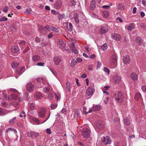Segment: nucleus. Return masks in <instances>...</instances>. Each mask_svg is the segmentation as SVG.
<instances>
[{"mask_svg": "<svg viewBox=\"0 0 146 146\" xmlns=\"http://www.w3.org/2000/svg\"><path fill=\"white\" fill-rule=\"evenodd\" d=\"M93 64H90L89 65L88 69L89 70L92 71L93 70Z\"/></svg>", "mask_w": 146, "mask_h": 146, "instance_id": "864d4df0", "label": "nucleus"}, {"mask_svg": "<svg viewBox=\"0 0 146 146\" xmlns=\"http://www.w3.org/2000/svg\"><path fill=\"white\" fill-rule=\"evenodd\" d=\"M136 40L137 43H138L139 44H140L142 42V40L140 37H137Z\"/></svg>", "mask_w": 146, "mask_h": 146, "instance_id": "79ce46f5", "label": "nucleus"}, {"mask_svg": "<svg viewBox=\"0 0 146 146\" xmlns=\"http://www.w3.org/2000/svg\"><path fill=\"white\" fill-rule=\"evenodd\" d=\"M109 14V11L107 10L104 11L102 12V15L105 18H107L108 17Z\"/></svg>", "mask_w": 146, "mask_h": 146, "instance_id": "b1692460", "label": "nucleus"}, {"mask_svg": "<svg viewBox=\"0 0 146 146\" xmlns=\"http://www.w3.org/2000/svg\"><path fill=\"white\" fill-rule=\"evenodd\" d=\"M124 5L123 3H120L118 6V8L120 10H122L124 9Z\"/></svg>", "mask_w": 146, "mask_h": 146, "instance_id": "ea45409f", "label": "nucleus"}, {"mask_svg": "<svg viewBox=\"0 0 146 146\" xmlns=\"http://www.w3.org/2000/svg\"><path fill=\"white\" fill-rule=\"evenodd\" d=\"M6 131L7 133L10 132L11 131H13L15 134L17 133V131L15 129L11 128L7 129Z\"/></svg>", "mask_w": 146, "mask_h": 146, "instance_id": "cd10ccee", "label": "nucleus"}, {"mask_svg": "<svg viewBox=\"0 0 146 146\" xmlns=\"http://www.w3.org/2000/svg\"><path fill=\"white\" fill-rule=\"evenodd\" d=\"M46 110L44 109H41L40 110L38 113V116L40 117L43 118L45 115Z\"/></svg>", "mask_w": 146, "mask_h": 146, "instance_id": "9d476101", "label": "nucleus"}, {"mask_svg": "<svg viewBox=\"0 0 146 146\" xmlns=\"http://www.w3.org/2000/svg\"><path fill=\"white\" fill-rule=\"evenodd\" d=\"M70 48L72 52L74 54H77L78 53V51L75 48L74 43H71L70 45Z\"/></svg>", "mask_w": 146, "mask_h": 146, "instance_id": "2eb2a0df", "label": "nucleus"}, {"mask_svg": "<svg viewBox=\"0 0 146 146\" xmlns=\"http://www.w3.org/2000/svg\"><path fill=\"white\" fill-rule=\"evenodd\" d=\"M46 132L48 134H50L51 133V131L49 128H47L46 129Z\"/></svg>", "mask_w": 146, "mask_h": 146, "instance_id": "69168bd1", "label": "nucleus"}, {"mask_svg": "<svg viewBox=\"0 0 146 146\" xmlns=\"http://www.w3.org/2000/svg\"><path fill=\"white\" fill-rule=\"evenodd\" d=\"M26 88L27 90L31 92L34 89V86L31 83H29L27 84Z\"/></svg>", "mask_w": 146, "mask_h": 146, "instance_id": "9b49d317", "label": "nucleus"}, {"mask_svg": "<svg viewBox=\"0 0 146 146\" xmlns=\"http://www.w3.org/2000/svg\"><path fill=\"white\" fill-rule=\"evenodd\" d=\"M24 68L25 67L24 66H22L18 68L16 71L17 73L21 75L24 72Z\"/></svg>", "mask_w": 146, "mask_h": 146, "instance_id": "f3484780", "label": "nucleus"}, {"mask_svg": "<svg viewBox=\"0 0 146 146\" xmlns=\"http://www.w3.org/2000/svg\"><path fill=\"white\" fill-rule=\"evenodd\" d=\"M32 59L33 61L36 62L40 60V57L38 55H35L33 56Z\"/></svg>", "mask_w": 146, "mask_h": 146, "instance_id": "4be33fe9", "label": "nucleus"}, {"mask_svg": "<svg viewBox=\"0 0 146 146\" xmlns=\"http://www.w3.org/2000/svg\"><path fill=\"white\" fill-rule=\"evenodd\" d=\"M94 90L93 88L90 87L86 90V94L87 96H92L94 94Z\"/></svg>", "mask_w": 146, "mask_h": 146, "instance_id": "423d86ee", "label": "nucleus"}, {"mask_svg": "<svg viewBox=\"0 0 146 146\" xmlns=\"http://www.w3.org/2000/svg\"><path fill=\"white\" fill-rule=\"evenodd\" d=\"M111 37L113 40L118 41L120 40L121 36L118 34H113L111 35Z\"/></svg>", "mask_w": 146, "mask_h": 146, "instance_id": "ddd939ff", "label": "nucleus"}, {"mask_svg": "<svg viewBox=\"0 0 146 146\" xmlns=\"http://www.w3.org/2000/svg\"><path fill=\"white\" fill-rule=\"evenodd\" d=\"M83 111L86 114H88L89 113H91L92 112V109H89V111H87V107H84L83 108Z\"/></svg>", "mask_w": 146, "mask_h": 146, "instance_id": "72a5a7b5", "label": "nucleus"}, {"mask_svg": "<svg viewBox=\"0 0 146 146\" xmlns=\"http://www.w3.org/2000/svg\"><path fill=\"white\" fill-rule=\"evenodd\" d=\"M102 64L99 61L98 62L96 66L97 69L98 70L100 68Z\"/></svg>", "mask_w": 146, "mask_h": 146, "instance_id": "09e8293b", "label": "nucleus"}, {"mask_svg": "<svg viewBox=\"0 0 146 146\" xmlns=\"http://www.w3.org/2000/svg\"><path fill=\"white\" fill-rule=\"evenodd\" d=\"M52 27H50L48 25H46L45 27V28L47 30H48L49 31H51Z\"/></svg>", "mask_w": 146, "mask_h": 146, "instance_id": "e2e57ef3", "label": "nucleus"}, {"mask_svg": "<svg viewBox=\"0 0 146 146\" xmlns=\"http://www.w3.org/2000/svg\"><path fill=\"white\" fill-rule=\"evenodd\" d=\"M58 44L59 47L62 48H63L65 46V44L62 40H59L58 42Z\"/></svg>", "mask_w": 146, "mask_h": 146, "instance_id": "6ab92c4d", "label": "nucleus"}, {"mask_svg": "<svg viewBox=\"0 0 146 146\" xmlns=\"http://www.w3.org/2000/svg\"><path fill=\"white\" fill-rule=\"evenodd\" d=\"M141 99V95L140 93L137 92L136 94L135 97V100L138 101Z\"/></svg>", "mask_w": 146, "mask_h": 146, "instance_id": "bb28decb", "label": "nucleus"}, {"mask_svg": "<svg viewBox=\"0 0 146 146\" xmlns=\"http://www.w3.org/2000/svg\"><path fill=\"white\" fill-rule=\"evenodd\" d=\"M33 121L37 123L38 124H39L40 121L37 118H34L33 119Z\"/></svg>", "mask_w": 146, "mask_h": 146, "instance_id": "a18cd8bd", "label": "nucleus"}, {"mask_svg": "<svg viewBox=\"0 0 146 146\" xmlns=\"http://www.w3.org/2000/svg\"><path fill=\"white\" fill-rule=\"evenodd\" d=\"M124 123L127 125H129L130 124L129 119L127 117H125L124 119Z\"/></svg>", "mask_w": 146, "mask_h": 146, "instance_id": "2f4dec72", "label": "nucleus"}, {"mask_svg": "<svg viewBox=\"0 0 146 146\" xmlns=\"http://www.w3.org/2000/svg\"><path fill=\"white\" fill-rule=\"evenodd\" d=\"M74 19L76 22L78 23L79 22V20L77 17V16H75V15H74Z\"/></svg>", "mask_w": 146, "mask_h": 146, "instance_id": "052dcab7", "label": "nucleus"}, {"mask_svg": "<svg viewBox=\"0 0 146 146\" xmlns=\"http://www.w3.org/2000/svg\"><path fill=\"white\" fill-rule=\"evenodd\" d=\"M38 107L35 102L31 103L29 105V108L31 110H34L36 109Z\"/></svg>", "mask_w": 146, "mask_h": 146, "instance_id": "dca6fc26", "label": "nucleus"}, {"mask_svg": "<svg viewBox=\"0 0 146 146\" xmlns=\"http://www.w3.org/2000/svg\"><path fill=\"white\" fill-rule=\"evenodd\" d=\"M142 90L143 92H146V86H143L141 87Z\"/></svg>", "mask_w": 146, "mask_h": 146, "instance_id": "0e129e2a", "label": "nucleus"}, {"mask_svg": "<svg viewBox=\"0 0 146 146\" xmlns=\"http://www.w3.org/2000/svg\"><path fill=\"white\" fill-rule=\"evenodd\" d=\"M25 13L26 14H31V9H27L25 11Z\"/></svg>", "mask_w": 146, "mask_h": 146, "instance_id": "5fc2aeb1", "label": "nucleus"}, {"mask_svg": "<svg viewBox=\"0 0 146 146\" xmlns=\"http://www.w3.org/2000/svg\"><path fill=\"white\" fill-rule=\"evenodd\" d=\"M111 5V4L110 5H103L102 6V7L104 9H108L110 7Z\"/></svg>", "mask_w": 146, "mask_h": 146, "instance_id": "4d7b16f0", "label": "nucleus"}, {"mask_svg": "<svg viewBox=\"0 0 146 146\" xmlns=\"http://www.w3.org/2000/svg\"><path fill=\"white\" fill-rule=\"evenodd\" d=\"M53 60L55 65H58L61 61V58L60 56H55L53 58Z\"/></svg>", "mask_w": 146, "mask_h": 146, "instance_id": "6e6552de", "label": "nucleus"}, {"mask_svg": "<svg viewBox=\"0 0 146 146\" xmlns=\"http://www.w3.org/2000/svg\"><path fill=\"white\" fill-rule=\"evenodd\" d=\"M23 34L24 35V36H25V37H28L29 36V33L28 32L26 31H24L23 32Z\"/></svg>", "mask_w": 146, "mask_h": 146, "instance_id": "603ef678", "label": "nucleus"}, {"mask_svg": "<svg viewBox=\"0 0 146 146\" xmlns=\"http://www.w3.org/2000/svg\"><path fill=\"white\" fill-rule=\"evenodd\" d=\"M44 65L43 62H39L37 63L36 65L39 66H42Z\"/></svg>", "mask_w": 146, "mask_h": 146, "instance_id": "774afa93", "label": "nucleus"}, {"mask_svg": "<svg viewBox=\"0 0 146 146\" xmlns=\"http://www.w3.org/2000/svg\"><path fill=\"white\" fill-rule=\"evenodd\" d=\"M19 50L18 48L15 46H12L11 49V50L13 53H17L19 52Z\"/></svg>", "mask_w": 146, "mask_h": 146, "instance_id": "393cba45", "label": "nucleus"}, {"mask_svg": "<svg viewBox=\"0 0 146 146\" xmlns=\"http://www.w3.org/2000/svg\"><path fill=\"white\" fill-rule=\"evenodd\" d=\"M11 91L12 93L10 96V97H9L7 95L4 96V98L6 100H16L18 96V92L15 89H11Z\"/></svg>", "mask_w": 146, "mask_h": 146, "instance_id": "f257e3e1", "label": "nucleus"}, {"mask_svg": "<svg viewBox=\"0 0 146 146\" xmlns=\"http://www.w3.org/2000/svg\"><path fill=\"white\" fill-rule=\"evenodd\" d=\"M70 84L68 82L66 83V90L67 91H69L70 90Z\"/></svg>", "mask_w": 146, "mask_h": 146, "instance_id": "4c0bfd02", "label": "nucleus"}, {"mask_svg": "<svg viewBox=\"0 0 146 146\" xmlns=\"http://www.w3.org/2000/svg\"><path fill=\"white\" fill-rule=\"evenodd\" d=\"M104 71L106 72L108 74H110V70L107 67H104Z\"/></svg>", "mask_w": 146, "mask_h": 146, "instance_id": "49530a36", "label": "nucleus"}, {"mask_svg": "<svg viewBox=\"0 0 146 146\" xmlns=\"http://www.w3.org/2000/svg\"><path fill=\"white\" fill-rule=\"evenodd\" d=\"M81 135L86 138H89L91 135L90 131L86 128L83 129L81 131Z\"/></svg>", "mask_w": 146, "mask_h": 146, "instance_id": "20e7f679", "label": "nucleus"}, {"mask_svg": "<svg viewBox=\"0 0 146 146\" xmlns=\"http://www.w3.org/2000/svg\"><path fill=\"white\" fill-rule=\"evenodd\" d=\"M39 134L38 133L33 131V136H34L35 137H38L39 136Z\"/></svg>", "mask_w": 146, "mask_h": 146, "instance_id": "6e6d98bb", "label": "nucleus"}, {"mask_svg": "<svg viewBox=\"0 0 146 146\" xmlns=\"http://www.w3.org/2000/svg\"><path fill=\"white\" fill-rule=\"evenodd\" d=\"M37 81L38 82H42V83L43 84L44 83L43 82V79L42 78H38L37 79Z\"/></svg>", "mask_w": 146, "mask_h": 146, "instance_id": "338daca9", "label": "nucleus"}, {"mask_svg": "<svg viewBox=\"0 0 146 146\" xmlns=\"http://www.w3.org/2000/svg\"><path fill=\"white\" fill-rule=\"evenodd\" d=\"M51 13L52 14L54 15H56L59 14V13L58 12H57L54 9H52L51 10Z\"/></svg>", "mask_w": 146, "mask_h": 146, "instance_id": "13d9d810", "label": "nucleus"}, {"mask_svg": "<svg viewBox=\"0 0 146 146\" xmlns=\"http://www.w3.org/2000/svg\"><path fill=\"white\" fill-rule=\"evenodd\" d=\"M65 26L67 29L69 31H72V25L71 23H65Z\"/></svg>", "mask_w": 146, "mask_h": 146, "instance_id": "a211bd4d", "label": "nucleus"}, {"mask_svg": "<svg viewBox=\"0 0 146 146\" xmlns=\"http://www.w3.org/2000/svg\"><path fill=\"white\" fill-rule=\"evenodd\" d=\"M114 98L118 102L121 103L123 101V96L121 92H115Z\"/></svg>", "mask_w": 146, "mask_h": 146, "instance_id": "7ed1b4c3", "label": "nucleus"}, {"mask_svg": "<svg viewBox=\"0 0 146 146\" xmlns=\"http://www.w3.org/2000/svg\"><path fill=\"white\" fill-rule=\"evenodd\" d=\"M62 5L61 1H57L54 5V7L56 9H59L61 7Z\"/></svg>", "mask_w": 146, "mask_h": 146, "instance_id": "5701e85b", "label": "nucleus"}, {"mask_svg": "<svg viewBox=\"0 0 146 146\" xmlns=\"http://www.w3.org/2000/svg\"><path fill=\"white\" fill-rule=\"evenodd\" d=\"M9 8L7 6H5L3 9V11L4 12L7 13L8 11Z\"/></svg>", "mask_w": 146, "mask_h": 146, "instance_id": "bf43d9fd", "label": "nucleus"}, {"mask_svg": "<svg viewBox=\"0 0 146 146\" xmlns=\"http://www.w3.org/2000/svg\"><path fill=\"white\" fill-rule=\"evenodd\" d=\"M8 20V19L5 16L3 17L0 19V21L3 22L6 21Z\"/></svg>", "mask_w": 146, "mask_h": 146, "instance_id": "c03bdc74", "label": "nucleus"}, {"mask_svg": "<svg viewBox=\"0 0 146 146\" xmlns=\"http://www.w3.org/2000/svg\"><path fill=\"white\" fill-rule=\"evenodd\" d=\"M18 43L21 46H23L25 44V42L24 40H19Z\"/></svg>", "mask_w": 146, "mask_h": 146, "instance_id": "a19ab883", "label": "nucleus"}, {"mask_svg": "<svg viewBox=\"0 0 146 146\" xmlns=\"http://www.w3.org/2000/svg\"><path fill=\"white\" fill-rule=\"evenodd\" d=\"M46 96L50 100H52L54 98L57 100H59L60 97V95L59 93L54 94L52 92H50L47 94Z\"/></svg>", "mask_w": 146, "mask_h": 146, "instance_id": "f03ea898", "label": "nucleus"}, {"mask_svg": "<svg viewBox=\"0 0 146 146\" xmlns=\"http://www.w3.org/2000/svg\"><path fill=\"white\" fill-rule=\"evenodd\" d=\"M82 59L81 58H77L76 59V63H78L80 62H82Z\"/></svg>", "mask_w": 146, "mask_h": 146, "instance_id": "680f3d73", "label": "nucleus"}, {"mask_svg": "<svg viewBox=\"0 0 146 146\" xmlns=\"http://www.w3.org/2000/svg\"><path fill=\"white\" fill-rule=\"evenodd\" d=\"M38 30L40 33H43L44 29L42 26H39L38 27Z\"/></svg>", "mask_w": 146, "mask_h": 146, "instance_id": "e433bc0d", "label": "nucleus"}, {"mask_svg": "<svg viewBox=\"0 0 146 146\" xmlns=\"http://www.w3.org/2000/svg\"><path fill=\"white\" fill-rule=\"evenodd\" d=\"M123 63L125 64H129L130 62L129 56L127 55L124 56L123 58Z\"/></svg>", "mask_w": 146, "mask_h": 146, "instance_id": "4468645a", "label": "nucleus"}, {"mask_svg": "<svg viewBox=\"0 0 146 146\" xmlns=\"http://www.w3.org/2000/svg\"><path fill=\"white\" fill-rule=\"evenodd\" d=\"M107 48L108 45L106 43L104 44L101 46V49L103 51H104L106 50Z\"/></svg>", "mask_w": 146, "mask_h": 146, "instance_id": "473e14b6", "label": "nucleus"}, {"mask_svg": "<svg viewBox=\"0 0 146 146\" xmlns=\"http://www.w3.org/2000/svg\"><path fill=\"white\" fill-rule=\"evenodd\" d=\"M42 96L41 93L37 92L35 94L34 98L37 99H39L42 98Z\"/></svg>", "mask_w": 146, "mask_h": 146, "instance_id": "aec40b11", "label": "nucleus"}, {"mask_svg": "<svg viewBox=\"0 0 146 146\" xmlns=\"http://www.w3.org/2000/svg\"><path fill=\"white\" fill-rule=\"evenodd\" d=\"M125 28L126 29L129 31H131L134 28V24L131 23L125 26Z\"/></svg>", "mask_w": 146, "mask_h": 146, "instance_id": "f8f14e48", "label": "nucleus"}, {"mask_svg": "<svg viewBox=\"0 0 146 146\" xmlns=\"http://www.w3.org/2000/svg\"><path fill=\"white\" fill-rule=\"evenodd\" d=\"M19 117H25L26 115L25 112L24 111H22L21 113L20 114Z\"/></svg>", "mask_w": 146, "mask_h": 146, "instance_id": "8fccbe9b", "label": "nucleus"}, {"mask_svg": "<svg viewBox=\"0 0 146 146\" xmlns=\"http://www.w3.org/2000/svg\"><path fill=\"white\" fill-rule=\"evenodd\" d=\"M33 131L29 132L27 133V135L29 137H32L33 136Z\"/></svg>", "mask_w": 146, "mask_h": 146, "instance_id": "37998d69", "label": "nucleus"}, {"mask_svg": "<svg viewBox=\"0 0 146 146\" xmlns=\"http://www.w3.org/2000/svg\"><path fill=\"white\" fill-rule=\"evenodd\" d=\"M121 79V76L117 75H115L113 76V80L115 84H118Z\"/></svg>", "mask_w": 146, "mask_h": 146, "instance_id": "0eeeda50", "label": "nucleus"}, {"mask_svg": "<svg viewBox=\"0 0 146 146\" xmlns=\"http://www.w3.org/2000/svg\"><path fill=\"white\" fill-rule=\"evenodd\" d=\"M101 109V107L99 105H97L93 107L92 110L93 111H98Z\"/></svg>", "mask_w": 146, "mask_h": 146, "instance_id": "c85d7f7f", "label": "nucleus"}, {"mask_svg": "<svg viewBox=\"0 0 146 146\" xmlns=\"http://www.w3.org/2000/svg\"><path fill=\"white\" fill-rule=\"evenodd\" d=\"M101 140V141L104 143L105 144H110L111 142V139L108 136L102 137Z\"/></svg>", "mask_w": 146, "mask_h": 146, "instance_id": "39448f33", "label": "nucleus"}, {"mask_svg": "<svg viewBox=\"0 0 146 146\" xmlns=\"http://www.w3.org/2000/svg\"><path fill=\"white\" fill-rule=\"evenodd\" d=\"M7 112V111L5 109L0 108V115L5 114Z\"/></svg>", "mask_w": 146, "mask_h": 146, "instance_id": "7c9ffc66", "label": "nucleus"}, {"mask_svg": "<svg viewBox=\"0 0 146 146\" xmlns=\"http://www.w3.org/2000/svg\"><path fill=\"white\" fill-rule=\"evenodd\" d=\"M117 60V56L115 54H113L111 58L110 61V64L111 65L113 64L116 62Z\"/></svg>", "mask_w": 146, "mask_h": 146, "instance_id": "1a4fd4ad", "label": "nucleus"}, {"mask_svg": "<svg viewBox=\"0 0 146 146\" xmlns=\"http://www.w3.org/2000/svg\"><path fill=\"white\" fill-rule=\"evenodd\" d=\"M131 77L133 80H137L138 78L137 75L135 73H132L131 75Z\"/></svg>", "mask_w": 146, "mask_h": 146, "instance_id": "a878e982", "label": "nucleus"}, {"mask_svg": "<svg viewBox=\"0 0 146 146\" xmlns=\"http://www.w3.org/2000/svg\"><path fill=\"white\" fill-rule=\"evenodd\" d=\"M90 7L92 9H94L96 7L95 1L92 0L91 2Z\"/></svg>", "mask_w": 146, "mask_h": 146, "instance_id": "c756f323", "label": "nucleus"}, {"mask_svg": "<svg viewBox=\"0 0 146 146\" xmlns=\"http://www.w3.org/2000/svg\"><path fill=\"white\" fill-rule=\"evenodd\" d=\"M108 31V29L105 27H103L100 30V32L101 34H104L107 33Z\"/></svg>", "mask_w": 146, "mask_h": 146, "instance_id": "412c9836", "label": "nucleus"}, {"mask_svg": "<svg viewBox=\"0 0 146 146\" xmlns=\"http://www.w3.org/2000/svg\"><path fill=\"white\" fill-rule=\"evenodd\" d=\"M76 62L75 60L74 59H72L71 61V62L70 63V66L71 67H73L76 64Z\"/></svg>", "mask_w": 146, "mask_h": 146, "instance_id": "f704fd0d", "label": "nucleus"}, {"mask_svg": "<svg viewBox=\"0 0 146 146\" xmlns=\"http://www.w3.org/2000/svg\"><path fill=\"white\" fill-rule=\"evenodd\" d=\"M19 63L16 62H13L11 64L12 67L13 68L17 67Z\"/></svg>", "mask_w": 146, "mask_h": 146, "instance_id": "c9c22d12", "label": "nucleus"}, {"mask_svg": "<svg viewBox=\"0 0 146 146\" xmlns=\"http://www.w3.org/2000/svg\"><path fill=\"white\" fill-rule=\"evenodd\" d=\"M43 92L44 93H46L49 92V88H48L45 87V88H44L43 89Z\"/></svg>", "mask_w": 146, "mask_h": 146, "instance_id": "de8ad7c7", "label": "nucleus"}, {"mask_svg": "<svg viewBox=\"0 0 146 146\" xmlns=\"http://www.w3.org/2000/svg\"><path fill=\"white\" fill-rule=\"evenodd\" d=\"M57 104L55 103L52 104L50 106V109L54 110L57 107Z\"/></svg>", "mask_w": 146, "mask_h": 146, "instance_id": "58836bf2", "label": "nucleus"}, {"mask_svg": "<svg viewBox=\"0 0 146 146\" xmlns=\"http://www.w3.org/2000/svg\"><path fill=\"white\" fill-rule=\"evenodd\" d=\"M51 28V31H54L55 32L57 33L59 31L58 29L56 28L55 27H52Z\"/></svg>", "mask_w": 146, "mask_h": 146, "instance_id": "3c124183", "label": "nucleus"}]
</instances>
